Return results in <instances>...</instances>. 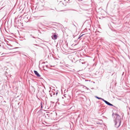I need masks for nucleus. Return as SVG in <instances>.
<instances>
[{
	"label": "nucleus",
	"mask_w": 130,
	"mask_h": 130,
	"mask_svg": "<svg viewBox=\"0 0 130 130\" xmlns=\"http://www.w3.org/2000/svg\"><path fill=\"white\" fill-rule=\"evenodd\" d=\"M36 17V18L35 19H38L37 18V17Z\"/></svg>",
	"instance_id": "nucleus-21"
},
{
	"label": "nucleus",
	"mask_w": 130,
	"mask_h": 130,
	"mask_svg": "<svg viewBox=\"0 0 130 130\" xmlns=\"http://www.w3.org/2000/svg\"><path fill=\"white\" fill-rule=\"evenodd\" d=\"M84 60H81V59H80V61L79 62H84Z\"/></svg>",
	"instance_id": "nucleus-10"
},
{
	"label": "nucleus",
	"mask_w": 130,
	"mask_h": 130,
	"mask_svg": "<svg viewBox=\"0 0 130 130\" xmlns=\"http://www.w3.org/2000/svg\"><path fill=\"white\" fill-rule=\"evenodd\" d=\"M53 40H56L57 39V36L55 33H53L51 36Z\"/></svg>",
	"instance_id": "nucleus-4"
},
{
	"label": "nucleus",
	"mask_w": 130,
	"mask_h": 130,
	"mask_svg": "<svg viewBox=\"0 0 130 130\" xmlns=\"http://www.w3.org/2000/svg\"><path fill=\"white\" fill-rule=\"evenodd\" d=\"M36 26L37 27H38L40 29V25L41 24V23L40 22V21H39V22L38 20H37L36 21Z\"/></svg>",
	"instance_id": "nucleus-6"
},
{
	"label": "nucleus",
	"mask_w": 130,
	"mask_h": 130,
	"mask_svg": "<svg viewBox=\"0 0 130 130\" xmlns=\"http://www.w3.org/2000/svg\"><path fill=\"white\" fill-rule=\"evenodd\" d=\"M115 117L114 121L115 123V126L116 128H118L120 126L121 123V117L117 113L114 114Z\"/></svg>",
	"instance_id": "nucleus-1"
},
{
	"label": "nucleus",
	"mask_w": 130,
	"mask_h": 130,
	"mask_svg": "<svg viewBox=\"0 0 130 130\" xmlns=\"http://www.w3.org/2000/svg\"><path fill=\"white\" fill-rule=\"evenodd\" d=\"M34 72L35 74L38 77H40V75L39 74L38 72L36 71H34Z\"/></svg>",
	"instance_id": "nucleus-7"
},
{
	"label": "nucleus",
	"mask_w": 130,
	"mask_h": 130,
	"mask_svg": "<svg viewBox=\"0 0 130 130\" xmlns=\"http://www.w3.org/2000/svg\"><path fill=\"white\" fill-rule=\"evenodd\" d=\"M40 18V16H39V18Z\"/></svg>",
	"instance_id": "nucleus-23"
},
{
	"label": "nucleus",
	"mask_w": 130,
	"mask_h": 130,
	"mask_svg": "<svg viewBox=\"0 0 130 130\" xmlns=\"http://www.w3.org/2000/svg\"><path fill=\"white\" fill-rule=\"evenodd\" d=\"M95 97L96 98H97V99H101V98H99V97H98V96H95Z\"/></svg>",
	"instance_id": "nucleus-11"
},
{
	"label": "nucleus",
	"mask_w": 130,
	"mask_h": 130,
	"mask_svg": "<svg viewBox=\"0 0 130 130\" xmlns=\"http://www.w3.org/2000/svg\"><path fill=\"white\" fill-rule=\"evenodd\" d=\"M41 89H42V98L41 99L43 101H45L47 99L46 95L45 92V87L43 84L41 82Z\"/></svg>",
	"instance_id": "nucleus-2"
},
{
	"label": "nucleus",
	"mask_w": 130,
	"mask_h": 130,
	"mask_svg": "<svg viewBox=\"0 0 130 130\" xmlns=\"http://www.w3.org/2000/svg\"><path fill=\"white\" fill-rule=\"evenodd\" d=\"M83 87V88L85 87V89H87V90H89V89L88 88H87V87H86L85 86H84V87Z\"/></svg>",
	"instance_id": "nucleus-14"
},
{
	"label": "nucleus",
	"mask_w": 130,
	"mask_h": 130,
	"mask_svg": "<svg viewBox=\"0 0 130 130\" xmlns=\"http://www.w3.org/2000/svg\"><path fill=\"white\" fill-rule=\"evenodd\" d=\"M44 112V110L41 111V115L42 116V118H46L48 119L49 117V115L48 112Z\"/></svg>",
	"instance_id": "nucleus-3"
},
{
	"label": "nucleus",
	"mask_w": 130,
	"mask_h": 130,
	"mask_svg": "<svg viewBox=\"0 0 130 130\" xmlns=\"http://www.w3.org/2000/svg\"><path fill=\"white\" fill-rule=\"evenodd\" d=\"M105 103L107 104L108 105L110 106H113V105L112 104H111V103H110L108 101H106L105 102Z\"/></svg>",
	"instance_id": "nucleus-8"
},
{
	"label": "nucleus",
	"mask_w": 130,
	"mask_h": 130,
	"mask_svg": "<svg viewBox=\"0 0 130 130\" xmlns=\"http://www.w3.org/2000/svg\"><path fill=\"white\" fill-rule=\"evenodd\" d=\"M34 45H37L36 44H34Z\"/></svg>",
	"instance_id": "nucleus-25"
},
{
	"label": "nucleus",
	"mask_w": 130,
	"mask_h": 130,
	"mask_svg": "<svg viewBox=\"0 0 130 130\" xmlns=\"http://www.w3.org/2000/svg\"><path fill=\"white\" fill-rule=\"evenodd\" d=\"M43 125H45V126H47V125H45L44 123L42 122V124H41V125H42V126H43Z\"/></svg>",
	"instance_id": "nucleus-12"
},
{
	"label": "nucleus",
	"mask_w": 130,
	"mask_h": 130,
	"mask_svg": "<svg viewBox=\"0 0 130 130\" xmlns=\"http://www.w3.org/2000/svg\"><path fill=\"white\" fill-rule=\"evenodd\" d=\"M83 35H82L80 36H79V37L78 38V39H80Z\"/></svg>",
	"instance_id": "nucleus-16"
},
{
	"label": "nucleus",
	"mask_w": 130,
	"mask_h": 130,
	"mask_svg": "<svg viewBox=\"0 0 130 130\" xmlns=\"http://www.w3.org/2000/svg\"><path fill=\"white\" fill-rule=\"evenodd\" d=\"M101 100H102L104 101L105 102L106 101V100H105L104 99H102V98H101Z\"/></svg>",
	"instance_id": "nucleus-15"
},
{
	"label": "nucleus",
	"mask_w": 130,
	"mask_h": 130,
	"mask_svg": "<svg viewBox=\"0 0 130 130\" xmlns=\"http://www.w3.org/2000/svg\"><path fill=\"white\" fill-rule=\"evenodd\" d=\"M41 26L42 25V24H41Z\"/></svg>",
	"instance_id": "nucleus-26"
},
{
	"label": "nucleus",
	"mask_w": 130,
	"mask_h": 130,
	"mask_svg": "<svg viewBox=\"0 0 130 130\" xmlns=\"http://www.w3.org/2000/svg\"><path fill=\"white\" fill-rule=\"evenodd\" d=\"M44 123H46V122H45L44 121Z\"/></svg>",
	"instance_id": "nucleus-22"
},
{
	"label": "nucleus",
	"mask_w": 130,
	"mask_h": 130,
	"mask_svg": "<svg viewBox=\"0 0 130 130\" xmlns=\"http://www.w3.org/2000/svg\"><path fill=\"white\" fill-rule=\"evenodd\" d=\"M100 122H96V123L97 124H102L101 122H102V120H100Z\"/></svg>",
	"instance_id": "nucleus-9"
},
{
	"label": "nucleus",
	"mask_w": 130,
	"mask_h": 130,
	"mask_svg": "<svg viewBox=\"0 0 130 130\" xmlns=\"http://www.w3.org/2000/svg\"><path fill=\"white\" fill-rule=\"evenodd\" d=\"M42 103L41 102V109H42Z\"/></svg>",
	"instance_id": "nucleus-18"
},
{
	"label": "nucleus",
	"mask_w": 130,
	"mask_h": 130,
	"mask_svg": "<svg viewBox=\"0 0 130 130\" xmlns=\"http://www.w3.org/2000/svg\"><path fill=\"white\" fill-rule=\"evenodd\" d=\"M40 63H39V68H40Z\"/></svg>",
	"instance_id": "nucleus-20"
},
{
	"label": "nucleus",
	"mask_w": 130,
	"mask_h": 130,
	"mask_svg": "<svg viewBox=\"0 0 130 130\" xmlns=\"http://www.w3.org/2000/svg\"><path fill=\"white\" fill-rule=\"evenodd\" d=\"M113 114H114V113H113V114H112V115L113 116Z\"/></svg>",
	"instance_id": "nucleus-24"
},
{
	"label": "nucleus",
	"mask_w": 130,
	"mask_h": 130,
	"mask_svg": "<svg viewBox=\"0 0 130 130\" xmlns=\"http://www.w3.org/2000/svg\"><path fill=\"white\" fill-rule=\"evenodd\" d=\"M41 82H45L44 81V80L43 79V78H41Z\"/></svg>",
	"instance_id": "nucleus-13"
},
{
	"label": "nucleus",
	"mask_w": 130,
	"mask_h": 130,
	"mask_svg": "<svg viewBox=\"0 0 130 130\" xmlns=\"http://www.w3.org/2000/svg\"><path fill=\"white\" fill-rule=\"evenodd\" d=\"M86 63V62L84 61V62H81V63L82 64H85Z\"/></svg>",
	"instance_id": "nucleus-17"
},
{
	"label": "nucleus",
	"mask_w": 130,
	"mask_h": 130,
	"mask_svg": "<svg viewBox=\"0 0 130 130\" xmlns=\"http://www.w3.org/2000/svg\"><path fill=\"white\" fill-rule=\"evenodd\" d=\"M55 92H56V95H57V94H58V92H57L56 91Z\"/></svg>",
	"instance_id": "nucleus-19"
},
{
	"label": "nucleus",
	"mask_w": 130,
	"mask_h": 130,
	"mask_svg": "<svg viewBox=\"0 0 130 130\" xmlns=\"http://www.w3.org/2000/svg\"><path fill=\"white\" fill-rule=\"evenodd\" d=\"M54 91L52 90H50L49 91L50 94L51 96H52L53 95H54L55 94V92L54 90Z\"/></svg>",
	"instance_id": "nucleus-5"
}]
</instances>
